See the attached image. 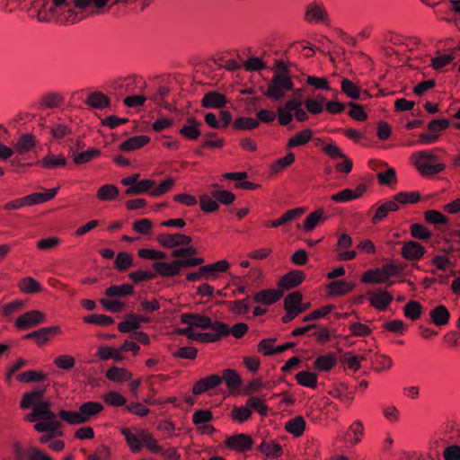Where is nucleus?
Wrapping results in <instances>:
<instances>
[{
  "label": "nucleus",
  "mask_w": 460,
  "mask_h": 460,
  "mask_svg": "<svg viewBox=\"0 0 460 460\" xmlns=\"http://www.w3.org/2000/svg\"><path fill=\"white\" fill-rule=\"evenodd\" d=\"M18 287L20 290L25 294H32L41 290L40 284L31 277H26L22 279Z\"/></svg>",
  "instance_id": "nucleus-48"
},
{
  "label": "nucleus",
  "mask_w": 460,
  "mask_h": 460,
  "mask_svg": "<svg viewBox=\"0 0 460 460\" xmlns=\"http://www.w3.org/2000/svg\"><path fill=\"white\" fill-rule=\"evenodd\" d=\"M424 217L427 222L435 226L447 225L448 222L447 217L438 210H428Z\"/></svg>",
  "instance_id": "nucleus-63"
},
{
  "label": "nucleus",
  "mask_w": 460,
  "mask_h": 460,
  "mask_svg": "<svg viewBox=\"0 0 460 460\" xmlns=\"http://www.w3.org/2000/svg\"><path fill=\"white\" fill-rule=\"evenodd\" d=\"M45 377L44 373L33 370L22 372L16 376L17 380L22 383L40 382L44 380Z\"/></svg>",
  "instance_id": "nucleus-61"
},
{
  "label": "nucleus",
  "mask_w": 460,
  "mask_h": 460,
  "mask_svg": "<svg viewBox=\"0 0 460 460\" xmlns=\"http://www.w3.org/2000/svg\"><path fill=\"white\" fill-rule=\"evenodd\" d=\"M64 102V98L61 94L57 93H49L44 95L40 101V107L52 109L59 107Z\"/></svg>",
  "instance_id": "nucleus-46"
},
{
  "label": "nucleus",
  "mask_w": 460,
  "mask_h": 460,
  "mask_svg": "<svg viewBox=\"0 0 460 460\" xmlns=\"http://www.w3.org/2000/svg\"><path fill=\"white\" fill-rule=\"evenodd\" d=\"M149 319L146 316L129 314L125 320L119 323L118 329L121 332H129L139 328L142 323H148Z\"/></svg>",
  "instance_id": "nucleus-13"
},
{
  "label": "nucleus",
  "mask_w": 460,
  "mask_h": 460,
  "mask_svg": "<svg viewBox=\"0 0 460 460\" xmlns=\"http://www.w3.org/2000/svg\"><path fill=\"white\" fill-rule=\"evenodd\" d=\"M341 92L348 97L358 100L360 97V89L350 80L342 79L341 81Z\"/></svg>",
  "instance_id": "nucleus-57"
},
{
  "label": "nucleus",
  "mask_w": 460,
  "mask_h": 460,
  "mask_svg": "<svg viewBox=\"0 0 460 460\" xmlns=\"http://www.w3.org/2000/svg\"><path fill=\"white\" fill-rule=\"evenodd\" d=\"M152 267L162 277L170 278L179 274L176 260L172 262L155 261Z\"/></svg>",
  "instance_id": "nucleus-20"
},
{
  "label": "nucleus",
  "mask_w": 460,
  "mask_h": 460,
  "mask_svg": "<svg viewBox=\"0 0 460 460\" xmlns=\"http://www.w3.org/2000/svg\"><path fill=\"white\" fill-rule=\"evenodd\" d=\"M353 288L354 284L345 280L332 281L328 285L329 293L336 296L346 295Z\"/></svg>",
  "instance_id": "nucleus-34"
},
{
  "label": "nucleus",
  "mask_w": 460,
  "mask_h": 460,
  "mask_svg": "<svg viewBox=\"0 0 460 460\" xmlns=\"http://www.w3.org/2000/svg\"><path fill=\"white\" fill-rule=\"evenodd\" d=\"M96 355L103 360H108V359H114L115 361L122 360V356H121L120 351L112 347L102 346L98 349Z\"/></svg>",
  "instance_id": "nucleus-51"
},
{
  "label": "nucleus",
  "mask_w": 460,
  "mask_h": 460,
  "mask_svg": "<svg viewBox=\"0 0 460 460\" xmlns=\"http://www.w3.org/2000/svg\"><path fill=\"white\" fill-rule=\"evenodd\" d=\"M305 421L302 416L295 417L289 420L286 425V430L295 437H300L305 430Z\"/></svg>",
  "instance_id": "nucleus-41"
},
{
  "label": "nucleus",
  "mask_w": 460,
  "mask_h": 460,
  "mask_svg": "<svg viewBox=\"0 0 460 460\" xmlns=\"http://www.w3.org/2000/svg\"><path fill=\"white\" fill-rule=\"evenodd\" d=\"M36 146L35 137L31 134L22 135L14 144V151L20 155L27 154Z\"/></svg>",
  "instance_id": "nucleus-24"
},
{
  "label": "nucleus",
  "mask_w": 460,
  "mask_h": 460,
  "mask_svg": "<svg viewBox=\"0 0 460 460\" xmlns=\"http://www.w3.org/2000/svg\"><path fill=\"white\" fill-rule=\"evenodd\" d=\"M222 382V378L218 375H210L208 377L199 379L192 388V393L196 395L201 394L212 388L217 387Z\"/></svg>",
  "instance_id": "nucleus-12"
},
{
  "label": "nucleus",
  "mask_w": 460,
  "mask_h": 460,
  "mask_svg": "<svg viewBox=\"0 0 460 460\" xmlns=\"http://www.w3.org/2000/svg\"><path fill=\"white\" fill-rule=\"evenodd\" d=\"M34 429L40 433H45L39 438L41 444H49L52 438L63 436L59 421H38L34 425Z\"/></svg>",
  "instance_id": "nucleus-3"
},
{
  "label": "nucleus",
  "mask_w": 460,
  "mask_h": 460,
  "mask_svg": "<svg viewBox=\"0 0 460 460\" xmlns=\"http://www.w3.org/2000/svg\"><path fill=\"white\" fill-rule=\"evenodd\" d=\"M150 141V137L146 135L135 136L123 141L119 148L124 152L134 151L146 146Z\"/></svg>",
  "instance_id": "nucleus-21"
},
{
  "label": "nucleus",
  "mask_w": 460,
  "mask_h": 460,
  "mask_svg": "<svg viewBox=\"0 0 460 460\" xmlns=\"http://www.w3.org/2000/svg\"><path fill=\"white\" fill-rule=\"evenodd\" d=\"M46 320V314L39 310H31L19 315L14 323L18 330L33 328Z\"/></svg>",
  "instance_id": "nucleus-4"
},
{
  "label": "nucleus",
  "mask_w": 460,
  "mask_h": 460,
  "mask_svg": "<svg viewBox=\"0 0 460 460\" xmlns=\"http://www.w3.org/2000/svg\"><path fill=\"white\" fill-rule=\"evenodd\" d=\"M367 299L370 305L378 311H384L393 301V296L385 290L368 292Z\"/></svg>",
  "instance_id": "nucleus-8"
},
{
  "label": "nucleus",
  "mask_w": 460,
  "mask_h": 460,
  "mask_svg": "<svg viewBox=\"0 0 460 460\" xmlns=\"http://www.w3.org/2000/svg\"><path fill=\"white\" fill-rule=\"evenodd\" d=\"M61 333V329L58 325H53L49 327H43L33 331L23 336V339H31L34 340L35 342L39 346H42L47 343L50 339L58 334Z\"/></svg>",
  "instance_id": "nucleus-5"
},
{
  "label": "nucleus",
  "mask_w": 460,
  "mask_h": 460,
  "mask_svg": "<svg viewBox=\"0 0 460 460\" xmlns=\"http://www.w3.org/2000/svg\"><path fill=\"white\" fill-rule=\"evenodd\" d=\"M35 413L40 418V421H58L56 414L50 411V402L43 400L40 404L35 405Z\"/></svg>",
  "instance_id": "nucleus-38"
},
{
  "label": "nucleus",
  "mask_w": 460,
  "mask_h": 460,
  "mask_svg": "<svg viewBox=\"0 0 460 460\" xmlns=\"http://www.w3.org/2000/svg\"><path fill=\"white\" fill-rule=\"evenodd\" d=\"M58 188L46 190L45 192H34L26 196L29 206L41 204L52 199L58 193Z\"/></svg>",
  "instance_id": "nucleus-27"
},
{
  "label": "nucleus",
  "mask_w": 460,
  "mask_h": 460,
  "mask_svg": "<svg viewBox=\"0 0 460 460\" xmlns=\"http://www.w3.org/2000/svg\"><path fill=\"white\" fill-rule=\"evenodd\" d=\"M425 248L417 242L409 241L402 247L401 254L408 261H418L424 255Z\"/></svg>",
  "instance_id": "nucleus-9"
},
{
  "label": "nucleus",
  "mask_w": 460,
  "mask_h": 460,
  "mask_svg": "<svg viewBox=\"0 0 460 460\" xmlns=\"http://www.w3.org/2000/svg\"><path fill=\"white\" fill-rule=\"evenodd\" d=\"M201 123L194 118L187 119V124L180 129V134L190 140H196L200 136Z\"/></svg>",
  "instance_id": "nucleus-22"
},
{
  "label": "nucleus",
  "mask_w": 460,
  "mask_h": 460,
  "mask_svg": "<svg viewBox=\"0 0 460 460\" xmlns=\"http://www.w3.org/2000/svg\"><path fill=\"white\" fill-rule=\"evenodd\" d=\"M323 210H315L309 214L303 224V230L306 233L313 231L321 221H324Z\"/></svg>",
  "instance_id": "nucleus-43"
},
{
  "label": "nucleus",
  "mask_w": 460,
  "mask_h": 460,
  "mask_svg": "<svg viewBox=\"0 0 460 460\" xmlns=\"http://www.w3.org/2000/svg\"><path fill=\"white\" fill-rule=\"evenodd\" d=\"M119 189L113 184L102 185L97 190L96 197L101 201H113L119 197Z\"/></svg>",
  "instance_id": "nucleus-37"
},
{
  "label": "nucleus",
  "mask_w": 460,
  "mask_h": 460,
  "mask_svg": "<svg viewBox=\"0 0 460 460\" xmlns=\"http://www.w3.org/2000/svg\"><path fill=\"white\" fill-rule=\"evenodd\" d=\"M181 322L190 328L194 326L200 329H208L211 325V319L209 317L199 314H182L181 315Z\"/></svg>",
  "instance_id": "nucleus-11"
},
{
  "label": "nucleus",
  "mask_w": 460,
  "mask_h": 460,
  "mask_svg": "<svg viewBox=\"0 0 460 460\" xmlns=\"http://www.w3.org/2000/svg\"><path fill=\"white\" fill-rule=\"evenodd\" d=\"M305 208H296L293 209H289L286 211L279 218L272 221H267L265 222L264 226L266 227H272L276 228L280 226H283L297 217H299L301 215L305 213Z\"/></svg>",
  "instance_id": "nucleus-15"
},
{
  "label": "nucleus",
  "mask_w": 460,
  "mask_h": 460,
  "mask_svg": "<svg viewBox=\"0 0 460 460\" xmlns=\"http://www.w3.org/2000/svg\"><path fill=\"white\" fill-rule=\"evenodd\" d=\"M231 418L234 421L243 423L246 420H248L252 416V411L248 406L242 405L238 407H234L231 411Z\"/></svg>",
  "instance_id": "nucleus-50"
},
{
  "label": "nucleus",
  "mask_w": 460,
  "mask_h": 460,
  "mask_svg": "<svg viewBox=\"0 0 460 460\" xmlns=\"http://www.w3.org/2000/svg\"><path fill=\"white\" fill-rule=\"evenodd\" d=\"M246 405L250 408L251 411H257L261 416H267L269 407L264 402L262 398L257 396H250L246 401Z\"/></svg>",
  "instance_id": "nucleus-45"
},
{
  "label": "nucleus",
  "mask_w": 460,
  "mask_h": 460,
  "mask_svg": "<svg viewBox=\"0 0 460 460\" xmlns=\"http://www.w3.org/2000/svg\"><path fill=\"white\" fill-rule=\"evenodd\" d=\"M456 49L452 50L449 54L438 55L431 58V66L435 70H440L446 66L449 65L456 58Z\"/></svg>",
  "instance_id": "nucleus-49"
},
{
  "label": "nucleus",
  "mask_w": 460,
  "mask_h": 460,
  "mask_svg": "<svg viewBox=\"0 0 460 460\" xmlns=\"http://www.w3.org/2000/svg\"><path fill=\"white\" fill-rule=\"evenodd\" d=\"M101 155V151L96 148H91L84 152L74 154L73 160L75 164H84L91 162Z\"/></svg>",
  "instance_id": "nucleus-47"
},
{
  "label": "nucleus",
  "mask_w": 460,
  "mask_h": 460,
  "mask_svg": "<svg viewBox=\"0 0 460 460\" xmlns=\"http://www.w3.org/2000/svg\"><path fill=\"white\" fill-rule=\"evenodd\" d=\"M294 162H295V155L293 153L289 152L285 156L275 161L271 164L270 170L274 173L279 172L286 167L291 165Z\"/></svg>",
  "instance_id": "nucleus-58"
},
{
  "label": "nucleus",
  "mask_w": 460,
  "mask_h": 460,
  "mask_svg": "<svg viewBox=\"0 0 460 460\" xmlns=\"http://www.w3.org/2000/svg\"><path fill=\"white\" fill-rule=\"evenodd\" d=\"M403 312L407 318L416 321L421 315L422 305L417 301H410L405 305Z\"/></svg>",
  "instance_id": "nucleus-53"
},
{
  "label": "nucleus",
  "mask_w": 460,
  "mask_h": 460,
  "mask_svg": "<svg viewBox=\"0 0 460 460\" xmlns=\"http://www.w3.org/2000/svg\"><path fill=\"white\" fill-rule=\"evenodd\" d=\"M54 9H50L51 12L57 13L58 10L66 12L67 15L65 17L67 22H76L82 19V15L75 13L73 7L67 0H53Z\"/></svg>",
  "instance_id": "nucleus-23"
},
{
  "label": "nucleus",
  "mask_w": 460,
  "mask_h": 460,
  "mask_svg": "<svg viewBox=\"0 0 460 460\" xmlns=\"http://www.w3.org/2000/svg\"><path fill=\"white\" fill-rule=\"evenodd\" d=\"M134 287L130 284L113 285L105 290V295L109 297H122L132 295Z\"/></svg>",
  "instance_id": "nucleus-36"
},
{
  "label": "nucleus",
  "mask_w": 460,
  "mask_h": 460,
  "mask_svg": "<svg viewBox=\"0 0 460 460\" xmlns=\"http://www.w3.org/2000/svg\"><path fill=\"white\" fill-rule=\"evenodd\" d=\"M420 199V192L418 191H401L394 196V201L397 204H414L417 203Z\"/></svg>",
  "instance_id": "nucleus-52"
},
{
  "label": "nucleus",
  "mask_w": 460,
  "mask_h": 460,
  "mask_svg": "<svg viewBox=\"0 0 460 460\" xmlns=\"http://www.w3.org/2000/svg\"><path fill=\"white\" fill-rule=\"evenodd\" d=\"M44 169H55L58 167H63L66 164V159L63 155H52L48 154L45 157H43L40 161L38 162Z\"/></svg>",
  "instance_id": "nucleus-31"
},
{
  "label": "nucleus",
  "mask_w": 460,
  "mask_h": 460,
  "mask_svg": "<svg viewBox=\"0 0 460 460\" xmlns=\"http://www.w3.org/2000/svg\"><path fill=\"white\" fill-rule=\"evenodd\" d=\"M411 160L423 177L433 176L446 169V165L438 162V157L431 150L415 152L411 155Z\"/></svg>",
  "instance_id": "nucleus-1"
},
{
  "label": "nucleus",
  "mask_w": 460,
  "mask_h": 460,
  "mask_svg": "<svg viewBox=\"0 0 460 460\" xmlns=\"http://www.w3.org/2000/svg\"><path fill=\"white\" fill-rule=\"evenodd\" d=\"M336 364V358L332 354L320 356L314 361V367L321 371H329Z\"/></svg>",
  "instance_id": "nucleus-56"
},
{
  "label": "nucleus",
  "mask_w": 460,
  "mask_h": 460,
  "mask_svg": "<svg viewBox=\"0 0 460 460\" xmlns=\"http://www.w3.org/2000/svg\"><path fill=\"white\" fill-rule=\"evenodd\" d=\"M361 280L365 283H385L386 279L383 274L382 269L370 270L364 273Z\"/></svg>",
  "instance_id": "nucleus-55"
},
{
  "label": "nucleus",
  "mask_w": 460,
  "mask_h": 460,
  "mask_svg": "<svg viewBox=\"0 0 460 460\" xmlns=\"http://www.w3.org/2000/svg\"><path fill=\"white\" fill-rule=\"evenodd\" d=\"M157 239L162 245L167 248L188 245L191 242L190 236L181 234H160Z\"/></svg>",
  "instance_id": "nucleus-10"
},
{
  "label": "nucleus",
  "mask_w": 460,
  "mask_h": 460,
  "mask_svg": "<svg viewBox=\"0 0 460 460\" xmlns=\"http://www.w3.org/2000/svg\"><path fill=\"white\" fill-rule=\"evenodd\" d=\"M140 438L143 445L152 453H160L162 447L158 445L157 440L153 435L146 430H140Z\"/></svg>",
  "instance_id": "nucleus-54"
},
{
  "label": "nucleus",
  "mask_w": 460,
  "mask_h": 460,
  "mask_svg": "<svg viewBox=\"0 0 460 460\" xmlns=\"http://www.w3.org/2000/svg\"><path fill=\"white\" fill-rule=\"evenodd\" d=\"M305 21L309 23L323 22L327 20V13L322 3H310L305 9Z\"/></svg>",
  "instance_id": "nucleus-7"
},
{
  "label": "nucleus",
  "mask_w": 460,
  "mask_h": 460,
  "mask_svg": "<svg viewBox=\"0 0 460 460\" xmlns=\"http://www.w3.org/2000/svg\"><path fill=\"white\" fill-rule=\"evenodd\" d=\"M132 374L125 368L111 367L106 371V377L113 382H124L130 379Z\"/></svg>",
  "instance_id": "nucleus-44"
},
{
  "label": "nucleus",
  "mask_w": 460,
  "mask_h": 460,
  "mask_svg": "<svg viewBox=\"0 0 460 460\" xmlns=\"http://www.w3.org/2000/svg\"><path fill=\"white\" fill-rule=\"evenodd\" d=\"M223 179L235 181V187L243 190H254L256 185L251 181H244L247 173L244 172H226L222 175Z\"/></svg>",
  "instance_id": "nucleus-25"
},
{
  "label": "nucleus",
  "mask_w": 460,
  "mask_h": 460,
  "mask_svg": "<svg viewBox=\"0 0 460 460\" xmlns=\"http://www.w3.org/2000/svg\"><path fill=\"white\" fill-rule=\"evenodd\" d=\"M226 382V385L234 389L238 387L241 384V378L239 375L233 369L227 368L223 371V376L221 377Z\"/></svg>",
  "instance_id": "nucleus-64"
},
{
  "label": "nucleus",
  "mask_w": 460,
  "mask_h": 460,
  "mask_svg": "<svg viewBox=\"0 0 460 460\" xmlns=\"http://www.w3.org/2000/svg\"><path fill=\"white\" fill-rule=\"evenodd\" d=\"M13 454L14 460H53L50 456L35 447L23 448L16 446Z\"/></svg>",
  "instance_id": "nucleus-6"
},
{
  "label": "nucleus",
  "mask_w": 460,
  "mask_h": 460,
  "mask_svg": "<svg viewBox=\"0 0 460 460\" xmlns=\"http://www.w3.org/2000/svg\"><path fill=\"white\" fill-rule=\"evenodd\" d=\"M294 91V83L291 76L283 74L273 75L267 84L263 95L273 101H280L285 98L287 93Z\"/></svg>",
  "instance_id": "nucleus-2"
},
{
  "label": "nucleus",
  "mask_w": 460,
  "mask_h": 460,
  "mask_svg": "<svg viewBox=\"0 0 460 460\" xmlns=\"http://www.w3.org/2000/svg\"><path fill=\"white\" fill-rule=\"evenodd\" d=\"M305 279V274L300 270L291 271L283 276L279 281V288L284 291L298 286Z\"/></svg>",
  "instance_id": "nucleus-19"
},
{
  "label": "nucleus",
  "mask_w": 460,
  "mask_h": 460,
  "mask_svg": "<svg viewBox=\"0 0 460 460\" xmlns=\"http://www.w3.org/2000/svg\"><path fill=\"white\" fill-rule=\"evenodd\" d=\"M103 407L97 402H87L79 407L81 417L84 419V423L88 421L92 417L98 415Z\"/></svg>",
  "instance_id": "nucleus-28"
},
{
  "label": "nucleus",
  "mask_w": 460,
  "mask_h": 460,
  "mask_svg": "<svg viewBox=\"0 0 460 460\" xmlns=\"http://www.w3.org/2000/svg\"><path fill=\"white\" fill-rule=\"evenodd\" d=\"M430 319L437 326L446 325L450 318V313L445 305H439L434 307L430 313Z\"/></svg>",
  "instance_id": "nucleus-26"
},
{
  "label": "nucleus",
  "mask_w": 460,
  "mask_h": 460,
  "mask_svg": "<svg viewBox=\"0 0 460 460\" xmlns=\"http://www.w3.org/2000/svg\"><path fill=\"white\" fill-rule=\"evenodd\" d=\"M226 443L230 448L246 451L252 447V439L248 435L242 433L228 438Z\"/></svg>",
  "instance_id": "nucleus-17"
},
{
  "label": "nucleus",
  "mask_w": 460,
  "mask_h": 460,
  "mask_svg": "<svg viewBox=\"0 0 460 460\" xmlns=\"http://www.w3.org/2000/svg\"><path fill=\"white\" fill-rule=\"evenodd\" d=\"M72 133V128L65 123H56L50 127V134L54 139L59 140Z\"/></svg>",
  "instance_id": "nucleus-60"
},
{
  "label": "nucleus",
  "mask_w": 460,
  "mask_h": 460,
  "mask_svg": "<svg viewBox=\"0 0 460 460\" xmlns=\"http://www.w3.org/2000/svg\"><path fill=\"white\" fill-rule=\"evenodd\" d=\"M325 98L323 96H318V100L306 99L304 104L306 111L314 115L319 114L323 111V102Z\"/></svg>",
  "instance_id": "nucleus-62"
},
{
  "label": "nucleus",
  "mask_w": 460,
  "mask_h": 460,
  "mask_svg": "<svg viewBox=\"0 0 460 460\" xmlns=\"http://www.w3.org/2000/svg\"><path fill=\"white\" fill-rule=\"evenodd\" d=\"M283 291L279 289H264L256 293L253 300L258 304L270 305L277 302L282 296Z\"/></svg>",
  "instance_id": "nucleus-18"
},
{
  "label": "nucleus",
  "mask_w": 460,
  "mask_h": 460,
  "mask_svg": "<svg viewBox=\"0 0 460 460\" xmlns=\"http://www.w3.org/2000/svg\"><path fill=\"white\" fill-rule=\"evenodd\" d=\"M312 137L313 130L310 128H305L290 137L287 141L286 147L288 149H293L305 146L312 139Z\"/></svg>",
  "instance_id": "nucleus-16"
},
{
  "label": "nucleus",
  "mask_w": 460,
  "mask_h": 460,
  "mask_svg": "<svg viewBox=\"0 0 460 460\" xmlns=\"http://www.w3.org/2000/svg\"><path fill=\"white\" fill-rule=\"evenodd\" d=\"M45 392L46 388H38L29 393H25L22 395L20 402L21 408L23 410L28 409L30 407L34 408L35 405L40 404V402L43 401Z\"/></svg>",
  "instance_id": "nucleus-14"
},
{
  "label": "nucleus",
  "mask_w": 460,
  "mask_h": 460,
  "mask_svg": "<svg viewBox=\"0 0 460 460\" xmlns=\"http://www.w3.org/2000/svg\"><path fill=\"white\" fill-rule=\"evenodd\" d=\"M155 181L153 180L146 179L137 181L135 185L128 187L126 190L127 195H137L147 192L151 196L152 187H155Z\"/></svg>",
  "instance_id": "nucleus-35"
},
{
  "label": "nucleus",
  "mask_w": 460,
  "mask_h": 460,
  "mask_svg": "<svg viewBox=\"0 0 460 460\" xmlns=\"http://www.w3.org/2000/svg\"><path fill=\"white\" fill-rule=\"evenodd\" d=\"M259 126V121L253 118L240 117L234 121V128L241 130H252Z\"/></svg>",
  "instance_id": "nucleus-59"
},
{
  "label": "nucleus",
  "mask_w": 460,
  "mask_h": 460,
  "mask_svg": "<svg viewBox=\"0 0 460 460\" xmlns=\"http://www.w3.org/2000/svg\"><path fill=\"white\" fill-rule=\"evenodd\" d=\"M398 208L399 206L395 201H394V199L384 202L376 208V211L371 220L372 223L377 224L385 218L389 212L396 211Z\"/></svg>",
  "instance_id": "nucleus-29"
},
{
  "label": "nucleus",
  "mask_w": 460,
  "mask_h": 460,
  "mask_svg": "<svg viewBox=\"0 0 460 460\" xmlns=\"http://www.w3.org/2000/svg\"><path fill=\"white\" fill-rule=\"evenodd\" d=\"M178 332L180 334L185 335L188 338L193 339L195 341H200V342H215L217 341V338L214 335V333L210 332H198L194 333L192 328L186 327L182 329H179Z\"/></svg>",
  "instance_id": "nucleus-33"
},
{
  "label": "nucleus",
  "mask_w": 460,
  "mask_h": 460,
  "mask_svg": "<svg viewBox=\"0 0 460 460\" xmlns=\"http://www.w3.org/2000/svg\"><path fill=\"white\" fill-rule=\"evenodd\" d=\"M226 102L225 96L217 92L208 93L201 100V104L205 108H222Z\"/></svg>",
  "instance_id": "nucleus-32"
},
{
  "label": "nucleus",
  "mask_w": 460,
  "mask_h": 460,
  "mask_svg": "<svg viewBox=\"0 0 460 460\" xmlns=\"http://www.w3.org/2000/svg\"><path fill=\"white\" fill-rule=\"evenodd\" d=\"M120 433L132 452L137 453L141 450L143 440L140 438V431L137 434H134L128 428H123L120 429Z\"/></svg>",
  "instance_id": "nucleus-30"
},
{
  "label": "nucleus",
  "mask_w": 460,
  "mask_h": 460,
  "mask_svg": "<svg viewBox=\"0 0 460 460\" xmlns=\"http://www.w3.org/2000/svg\"><path fill=\"white\" fill-rule=\"evenodd\" d=\"M261 452L267 457L276 459L282 455V447L275 441H263L259 447Z\"/></svg>",
  "instance_id": "nucleus-40"
},
{
  "label": "nucleus",
  "mask_w": 460,
  "mask_h": 460,
  "mask_svg": "<svg viewBox=\"0 0 460 460\" xmlns=\"http://www.w3.org/2000/svg\"><path fill=\"white\" fill-rule=\"evenodd\" d=\"M296 382L305 387L314 389L317 386V375L310 371H301L296 375Z\"/></svg>",
  "instance_id": "nucleus-42"
},
{
  "label": "nucleus",
  "mask_w": 460,
  "mask_h": 460,
  "mask_svg": "<svg viewBox=\"0 0 460 460\" xmlns=\"http://www.w3.org/2000/svg\"><path fill=\"white\" fill-rule=\"evenodd\" d=\"M110 99L101 92H94L91 93L86 100V104L94 108L102 110L110 106Z\"/></svg>",
  "instance_id": "nucleus-39"
}]
</instances>
